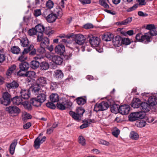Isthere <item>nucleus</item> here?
<instances>
[{
    "label": "nucleus",
    "instance_id": "obj_57",
    "mask_svg": "<svg viewBox=\"0 0 157 157\" xmlns=\"http://www.w3.org/2000/svg\"><path fill=\"white\" fill-rule=\"evenodd\" d=\"M57 127V125H56L55 126H52L51 127L49 128L47 130L46 133L48 134H50L53 131L54 129Z\"/></svg>",
    "mask_w": 157,
    "mask_h": 157
},
{
    "label": "nucleus",
    "instance_id": "obj_46",
    "mask_svg": "<svg viewBox=\"0 0 157 157\" xmlns=\"http://www.w3.org/2000/svg\"><path fill=\"white\" fill-rule=\"evenodd\" d=\"M28 34L30 36H33L37 33L35 28L34 29H30L28 32Z\"/></svg>",
    "mask_w": 157,
    "mask_h": 157
},
{
    "label": "nucleus",
    "instance_id": "obj_35",
    "mask_svg": "<svg viewBox=\"0 0 157 157\" xmlns=\"http://www.w3.org/2000/svg\"><path fill=\"white\" fill-rule=\"evenodd\" d=\"M36 60H33L31 62L30 66L33 69H35L38 68L40 65L39 62Z\"/></svg>",
    "mask_w": 157,
    "mask_h": 157
},
{
    "label": "nucleus",
    "instance_id": "obj_12",
    "mask_svg": "<svg viewBox=\"0 0 157 157\" xmlns=\"http://www.w3.org/2000/svg\"><path fill=\"white\" fill-rule=\"evenodd\" d=\"M113 44L115 47H119L121 44V37L117 36L113 39Z\"/></svg>",
    "mask_w": 157,
    "mask_h": 157
},
{
    "label": "nucleus",
    "instance_id": "obj_63",
    "mask_svg": "<svg viewBox=\"0 0 157 157\" xmlns=\"http://www.w3.org/2000/svg\"><path fill=\"white\" fill-rule=\"evenodd\" d=\"M83 27L86 29H91L93 28V25L91 24L88 23L84 25Z\"/></svg>",
    "mask_w": 157,
    "mask_h": 157
},
{
    "label": "nucleus",
    "instance_id": "obj_13",
    "mask_svg": "<svg viewBox=\"0 0 157 157\" xmlns=\"http://www.w3.org/2000/svg\"><path fill=\"white\" fill-rule=\"evenodd\" d=\"M141 101L138 98L133 99L131 103V106L134 108H138L140 107Z\"/></svg>",
    "mask_w": 157,
    "mask_h": 157
},
{
    "label": "nucleus",
    "instance_id": "obj_28",
    "mask_svg": "<svg viewBox=\"0 0 157 157\" xmlns=\"http://www.w3.org/2000/svg\"><path fill=\"white\" fill-rule=\"evenodd\" d=\"M46 82V78L43 77H40L36 80V83L39 86H43Z\"/></svg>",
    "mask_w": 157,
    "mask_h": 157
},
{
    "label": "nucleus",
    "instance_id": "obj_58",
    "mask_svg": "<svg viewBox=\"0 0 157 157\" xmlns=\"http://www.w3.org/2000/svg\"><path fill=\"white\" fill-rule=\"evenodd\" d=\"M138 4H137L134 5L132 7L129 8L127 10V12H131L135 10L137 7Z\"/></svg>",
    "mask_w": 157,
    "mask_h": 157
},
{
    "label": "nucleus",
    "instance_id": "obj_64",
    "mask_svg": "<svg viewBox=\"0 0 157 157\" xmlns=\"http://www.w3.org/2000/svg\"><path fill=\"white\" fill-rule=\"evenodd\" d=\"M120 130L117 129L112 132L113 135L116 137H117L120 133Z\"/></svg>",
    "mask_w": 157,
    "mask_h": 157
},
{
    "label": "nucleus",
    "instance_id": "obj_48",
    "mask_svg": "<svg viewBox=\"0 0 157 157\" xmlns=\"http://www.w3.org/2000/svg\"><path fill=\"white\" fill-rule=\"evenodd\" d=\"M54 6V3L51 0H48L46 4V7L48 9H51Z\"/></svg>",
    "mask_w": 157,
    "mask_h": 157
},
{
    "label": "nucleus",
    "instance_id": "obj_32",
    "mask_svg": "<svg viewBox=\"0 0 157 157\" xmlns=\"http://www.w3.org/2000/svg\"><path fill=\"white\" fill-rule=\"evenodd\" d=\"M129 137L131 139L134 140H137L139 136L137 133L134 131H132L130 133Z\"/></svg>",
    "mask_w": 157,
    "mask_h": 157
},
{
    "label": "nucleus",
    "instance_id": "obj_38",
    "mask_svg": "<svg viewBox=\"0 0 157 157\" xmlns=\"http://www.w3.org/2000/svg\"><path fill=\"white\" fill-rule=\"evenodd\" d=\"M36 74L35 72L33 71H27L26 73V77H28L32 79L35 77Z\"/></svg>",
    "mask_w": 157,
    "mask_h": 157
},
{
    "label": "nucleus",
    "instance_id": "obj_3",
    "mask_svg": "<svg viewBox=\"0 0 157 157\" xmlns=\"http://www.w3.org/2000/svg\"><path fill=\"white\" fill-rule=\"evenodd\" d=\"M109 105L106 101H103L99 104H96L94 107V110L96 112L103 111L107 109L109 107Z\"/></svg>",
    "mask_w": 157,
    "mask_h": 157
},
{
    "label": "nucleus",
    "instance_id": "obj_16",
    "mask_svg": "<svg viewBox=\"0 0 157 157\" xmlns=\"http://www.w3.org/2000/svg\"><path fill=\"white\" fill-rule=\"evenodd\" d=\"M13 103L17 105H19L22 104L23 101L22 98L18 97H15L12 99Z\"/></svg>",
    "mask_w": 157,
    "mask_h": 157
},
{
    "label": "nucleus",
    "instance_id": "obj_31",
    "mask_svg": "<svg viewBox=\"0 0 157 157\" xmlns=\"http://www.w3.org/2000/svg\"><path fill=\"white\" fill-rule=\"evenodd\" d=\"M49 65L48 63L46 62H43L41 63L40 65V69L41 70H45L48 69Z\"/></svg>",
    "mask_w": 157,
    "mask_h": 157
},
{
    "label": "nucleus",
    "instance_id": "obj_33",
    "mask_svg": "<svg viewBox=\"0 0 157 157\" xmlns=\"http://www.w3.org/2000/svg\"><path fill=\"white\" fill-rule=\"evenodd\" d=\"M69 114L76 121H78L81 120V117L77 113H76L72 111H70L69 112Z\"/></svg>",
    "mask_w": 157,
    "mask_h": 157
},
{
    "label": "nucleus",
    "instance_id": "obj_43",
    "mask_svg": "<svg viewBox=\"0 0 157 157\" xmlns=\"http://www.w3.org/2000/svg\"><path fill=\"white\" fill-rule=\"evenodd\" d=\"M39 137H37L35 140L34 144V146L36 149L39 148L40 144Z\"/></svg>",
    "mask_w": 157,
    "mask_h": 157
},
{
    "label": "nucleus",
    "instance_id": "obj_4",
    "mask_svg": "<svg viewBox=\"0 0 157 157\" xmlns=\"http://www.w3.org/2000/svg\"><path fill=\"white\" fill-rule=\"evenodd\" d=\"M144 117V115L140 111L132 113L129 116V120L131 121H136L139 119H143Z\"/></svg>",
    "mask_w": 157,
    "mask_h": 157
},
{
    "label": "nucleus",
    "instance_id": "obj_53",
    "mask_svg": "<svg viewBox=\"0 0 157 157\" xmlns=\"http://www.w3.org/2000/svg\"><path fill=\"white\" fill-rule=\"evenodd\" d=\"M146 124V123L145 121L142 120L138 122H137V125L138 127H143L145 126Z\"/></svg>",
    "mask_w": 157,
    "mask_h": 157
},
{
    "label": "nucleus",
    "instance_id": "obj_54",
    "mask_svg": "<svg viewBox=\"0 0 157 157\" xmlns=\"http://www.w3.org/2000/svg\"><path fill=\"white\" fill-rule=\"evenodd\" d=\"M33 45H31L28 48H25L22 53L24 54H27L28 53L30 50L33 48Z\"/></svg>",
    "mask_w": 157,
    "mask_h": 157
},
{
    "label": "nucleus",
    "instance_id": "obj_27",
    "mask_svg": "<svg viewBox=\"0 0 157 157\" xmlns=\"http://www.w3.org/2000/svg\"><path fill=\"white\" fill-rule=\"evenodd\" d=\"M151 36L150 35V33L148 32L145 33L143 34V41L145 43H147L150 42V38L151 37Z\"/></svg>",
    "mask_w": 157,
    "mask_h": 157
},
{
    "label": "nucleus",
    "instance_id": "obj_56",
    "mask_svg": "<svg viewBox=\"0 0 157 157\" xmlns=\"http://www.w3.org/2000/svg\"><path fill=\"white\" fill-rule=\"evenodd\" d=\"M53 102H49L46 103V106L51 109H54L56 108V106L53 104Z\"/></svg>",
    "mask_w": 157,
    "mask_h": 157
},
{
    "label": "nucleus",
    "instance_id": "obj_6",
    "mask_svg": "<svg viewBox=\"0 0 157 157\" xmlns=\"http://www.w3.org/2000/svg\"><path fill=\"white\" fill-rule=\"evenodd\" d=\"M89 41L93 47H97L98 46L100 43V40L99 38L96 36H94L91 35L89 36Z\"/></svg>",
    "mask_w": 157,
    "mask_h": 157
},
{
    "label": "nucleus",
    "instance_id": "obj_36",
    "mask_svg": "<svg viewBox=\"0 0 157 157\" xmlns=\"http://www.w3.org/2000/svg\"><path fill=\"white\" fill-rule=\"evenodd\" d=\"M76 101L78 104L79 105H82L86 102V100L82 97L77 98Z\"/></svg>",
    "mask_w": 157,
    "mask_h": 157
},
{
    "label": "nucleus",
    "instance_id": "obj_22",
    "mask_svg": "<svg viewBox=\"0 0 157 157\" xmlns=\"http://www.w3.org/2000/svg\"><path fill=\"white\" fill-rule=\"evenodd\" d=\"M19 86V84L16 81H13L11 83H7L6 84V86L9 88L16 89Z\"/></svg>",
    "mask_w": 157,
    "mask_h": 157
},
{
    "label": "nucleus",
    "instance_id": "obj_62",
    "mask_svg": "<svg viewBox=\"0 0 157 157\" xmlns=\"http://www.w3.org/2000/svg\"><path fill=\"white\" fill-rule=\"evenodd\" d=\"M6 56L4 54H0V65L5 60Z\"/></svg>",
    "mask_w": 157,
    "mask_h": 157
},
{
    "label": "nucleus",
    "instance_id": "obj_61",
    "mask_svg": "<svg viewBox=\"0 0 157 157\" xmlns=\"http://www.w3.org/2000/svg\"><path fill=\"white\" fill-rule=\"evenodd\" d=\"M90 124L88 121H86V123L81 125L80 128L81 129H83L86 128Z\"/></svg>",
    "mask_w": 157,
    "mask_h": 157
},
{
    "label": "nucleus",
    "instance_id": "obj_44",
    "mask_svg": "<svg viewBox=\"0 0 157 157\" xmlns=\"http://www.w3.org/2000/svg\"><path fill=\"white\" fill-rule=\"evenodd\" d=\"M22 117L23 120L25 121L26 120L31 119L32 116L29 113L26 112H24L23 113Z\"/></svg>",
    "mask_w": 157,
    "mask_h": 157
},
{
    "label": "nucleus",
    "instance_id": "obj_34",
    "mask_svg": "<svg viewBox=\"0 0 157 157\" xmlns=\"http://www.w3.org/2000/svg\"><path fill=\"white\" fill-rule=\"evenodd\" d=\"M21 50L17 46H13L11 48V52L13 53L18 54L20 52Z\"/></svg>",
    "mask_w": 157,
    "mask_h": 157
},
{
    "label": "nucleus",
    "instance_id": "obj_24",
    "mask_svg": "<svg viewBox=\"0 0 157 157\" xmlns=\"http://www.w3.org/2000/svg\"><path fill=\"white\" fill-rule=\"evenodd\" d=\"M132 20V17H129L121 21H119L117 24L118 25H125L130 23Z\"/></svg>",
    "mask_w": 157,
    "mask_h": 157
},
{
    "label": "nucleus",
    "instance_id": "obj_1",
    "mask_svg": "<svg viewBox=\"0 0 157 157\" xmlns=\"http://www.w3.org/2000/svg\"><path fill=\"white\" fill-rule=\"evenodd\" d=\"M67 37L69 38L72 37L76 43L80 45H82L85 42L86 39L84 36L81 34L74 35L72 33L67 36Z\"/></svg>",
    "mask_w": 157,
    "mask_h": 157
},
{
    "label": "nucleus",
    "instance_id": "obj_8",
    "mask_svg": "<svg viewBox=\"0 0 157 157\" xmlns=\"http://www.w3.org/2000/svg\"><path fill=\"white\" fill-rule=\"evenodd\" d=\"M130 108L128 105H122L120 106L118 109L119 112L123 115H126L129 113Z\"/></svg>",
    "mask_w": 157,
    "mask_h": 157
},
{
    "label": "nucleus",
    "instance_id": "obj_42",
    "mask_svg": "<svg viewBox=\"0 0 157 157\" xmlns=\"http://www.w3.org/2000/svg\"><path fill=\"white\" fill-rule=\"evenodd\" d=\"M136 40L140 42H143V34L141 33H139L137 34L136 36Z\"/></svg>",
    "mask_w": 157,
    "mask_h": 157
},
{
    "label": "nucleus",
    "instance_id": "obj_5",
    "mask_svg": "<svg viewBox=\"0 0 157 157\" xmlns=\"http://www.w3.org/2000/svg\"><path fill=\"white\" fill-rule=\"evenodd\" d=\"M6 110L9 113L17 115L21 112L20 109L16 106H10L6 108Z\"/></svg>",
    "mask_w": 157,
    "mask_h": 157
},
{
    "label": "nucleus",
    "instance_id": "obj_23",
    "mask_svg": "<svg viewBox=\"0 0 157 157\" xmlns=\"http://www.w3.org/2000/svg\"><path fill=\"white\" fill-rule=\"evenodd\" d=\"M50 99L52 102H56L59 101V97L57 94H52L50 96Z\"/></svg>",
    "mask_w": 157,
    "mask_h": 157
},
{
    "label": "nucleus",
    "instance_id": "obj_37",
    "mask_svg": "<svg viewBox=\"0 0 157 157\" xmlns=\"http://www.w3.org/2000/svg\"><path fill=\"white\" fill-rule=\"evenodd\" d=\"M22 105H23L24 108L28 110H31L32 109V107L30 104L29 103L28 101H23Z\"/></svg>",
    "mask_w": 157,
    "mask_h": 157
},
{
    "label": "nucleus",
    "instance_id": "obj_52",
    "mask_svg": "<svg viewBox=\"0 0 157 157\" xmlns=\"http://www.w3.org/2000/svg\"><path fill=\"white\" fill-rule=\"evenodd\" d=\"M79 143L82 145L86 144L85 140L84 138L82 136H80L78 137Z\"/></svg>",
    "mask_w": 157,
    "mask_h": 157
},
{
    "label": "nucleus",
    "instance_id": "obj_49",
    "mask_svg": "<svg viewBox=\"0 0 157 157\" xmlns=\"http://www.w3.org/2000/svg\"><path fill=\"white\" fill-rule=\"evenodd\" d=\"M121 44L128 45L130 43V41L129 39L128 38H124L122 39L121 38Z\"/></svg>",
    "mask_w": 157,
    "mask_h": 157
},
{
    "label": "nucleus",
    "instance_id": "obj_20",
    "mask_svg": "<svg viewBox=\"0 0 157 157\" xmlns=\"http://www.w3.org/2000/svg\"><path fill=\"white\" fill-rule=\"evenodd\" d=\"M17 143V140L16 139L14 140L10 145L9 151L11 155H13L14 152V150Z\"/></svg>",
    "mask_w": 157,
    "mask_h": 157
},
{
    "label": "nucleus",
    "instance_id": "obj_21",
    "mask_svg": "<svg viewBox=\"0 0 157 157\" xmlns=\"http://www.w3.org/2000/svg\"><path fill=\"white\" fill-rule=\"evenodd\" d=\"M52 61L56 64L60 65L63 62V59L60 56H54L52 57Z\"/></svg>",
    "mask_w": 157,
    "mask_h": 157
},
{
    "label": "nucleus",
    "instance_id": "obj_14",
    "mask_svg": "<svg viewBox=\"0 0 157 157\" xmlns=\"http://www.w3.org/2000/svg\"><path fill=\"white\" fill-rule=\"evenodd\" d=\"M65 47L62 44L56 46L55 48V52L60 55L63 54L65 52Z\"/></svg>",
    "mask_w": 157,
    "mask_h": 157
},
{
    "label": "nucleus",
    "instance_id": "obj_30",
    "mask_svg": "<svg viewBox=\"0 0 157 157\" xmlns=\"http://www.w3.org/2000/svg\"><path fill=\"white\" fill-rule=\"evenodd\" d=\"M36 98L41 103L44 102L46 98V95L44 93L39 94Z\"/></svg>",
    "mask_w": 157,
    "mask_h": 157
},
{
    "label": "nucleus",
    "instance_id": "obj_55",
    "mask_svg": "<svg viewBox=\"0 0 157 157\" xmlns=\"http://www.w3.org/2000/svg\"><path fill=\"white\" fill-rule=\"evenodd\" d=\"M2 98L10 101L11 98L10 95L8 92H5L3 94Z\"/></svg>",
    "mask_w": 157,
    "mask_h": 157
},
{
    "label": "nucleus",
    "instance_id": "obj_10",
    "mask_svg": "<svg viewBox=\"0 0 157 157\" xmlns=\"http://www.w3.org/2000/svg\"><path fill=\"white\" fill-rule=\"evenodd\" d=\"M40 40H39L37 37V41L38 42L41 41L40 45V46L42 47L47 48L49 46V39L47 37H43V36H41L40 37Z\"/></svg>",
    "mask_w": 157,
    "mask_h": 157
},
{
    "label": "nucleus",
    "instance_id": "obj_11",
    "mask_svg": "<svg viewBox=\"0 0 157 157\" xmlns=\"http://www.w3.org/2000/svg\"><path fill=\"white\" fill-rule=\"evenodd\" d=\"M140 108L141 109L140 112L142 113L147 112L150 109V105L145 102L141 103Z\"/></svg>",
    "mask_w": 157,
    "mask_h": 157
},
{
    "label": "nucleus",
    "instance_id": "obj_45",
    "mask_svg": "<svg viewBox=\"0 0 157 157\" xmlns=\"http://www.w3.org/2000/svg\"><path fill=\"white\" fill-rule=\"evenodd\" d=\"M85 110L82 107H79L76 109L77 113L81 117L82 116L83 114L85 112Z\"/></svg>",
    "mask_w": 157,
    "mask_h": 157
},
{
    "label": "nucleus",
    "instance_id": "obj_25",
    "mask_svg": "<svg viewBox=\"0 0 157 157\" xmlns=\"http://www.w3.org/2000/svg\"><path fill=\"white\" fill-rule=\"evenodd\" d=\"M30 103L34 106L39 107L41 105V103L36 98H33L30 100Z\"/></svg>",
    "mask_w": 157,
    "mask_h": 157
},
{
    "label": "nucleus",
    "instance_id": "obj_26",
    "mask_svg": "<svg viewBox=\"0 0 157 157\" xmlns=\"http://www.w3.org/2000/svg\"><path fill=\"white\" fill-rule=\"evenodd\" d=\"M29 67V65L26 62L22 63L19 65L20 69L22 71L27 70Z\"/></svg>",
    "mask_w": 157,
    "mask_h": 157
},
{
    "label": "nucleus",
    "instance_id": "obj_2",
    "mask_svg": "<svg viewBox=\"0 0 157 157\" xmlns=\"http://www.w3.org/2000/svg\"><path fill=\"white\" fill-rule=\"evenodd\" d=\"M71 105V103L69 100L63 98L61 100L60 102L57 103L56 106L58 109L63 110L69 108Z\"/></svg>",
    "mask_w": 157,
    "mask_h": 157
},
{
    "label": "nucleus",
    "instance_id": "obj_50",
    "mask_svg": "<svg viewBox=\"0 0 157 157\" xmlns=\"http://www.w3.org/2000/svg\"><path fill=\"white\" fill-rule=\"evenodd\" d=\"M150 33L151 36H154L157 34V28H155V26L152 29L151 31L148 32Z\"/></svg>",
    "mask_w": 157,
    "mask_h": 157
},
{
    "label": "nucleus",
    "instance_id": "obj_47",
    "mask_svg": "<svg viewBox=\"0 0 157 157\" xmlns=\"http://www.w3.org/2000/svg\"><path fill=\"white\" fill-rule=\"evenodd\" d=\"M1 103L4 105L6 106L9 104L10 103V101L7 99H4L3 98H2L0 99Z\"/></svg>",
    "mask_w": 157,
    "mask_h": 157
},
{
    "label": "nucleus",
    "instance_id": "obj_7",
    "mask_svg": "<svg viewBox=\"0 0 157 157\" xmlns=\"http://www.w3.org/2000/svg\"><path fill=\"white\" fill-rule=\"evenodd\" d=\"M45 48L46 47H40L37 49V52L38 54H37L36 56L34 57V59L35 60H40L44 58L43 54L45 52Z\"/></svg>",
    "mask_w": 157,
    "mask_h": 157
},
{
    "label": "nucleus",
    "instance_id": "obj_17",
    "mask_svg": "<svg viewBox=\"0 0 157 157\" xmlns=\"http://www.w3.org/2000/svg\"><path fill=\"white\" fill-rule=\"evenodd\" d=\"M113 37V35L110 33H107L102 35V40L106 41L112 40Z\"/></svg>",
    "mask_w": 157,
    "mask_h": 157
},
{
    "label": "nucleus",
    "instance_id": "obj_40",
    "mask_svg": "<svg viewBox=\"0 0 157 157\" xmlns=\"http://www.w3.org/2000/svg\"><path fill=\"white\" fill-rule=\"evenodd\" d=\"M72 56V51L67 52L64 55V58L66 60H68L71 59Z\"/></svg>",
    "mask_w": 157,
    "mask_h": 157
},
{
    "label": "nucleus",
    "instance_id": "obj_18",
    "mask_svg": "<svg viewBox=\"0 0 157 157\" xmlns=\"http://www.w3.org/2000/svg\"><path fill=\"white\" fill-rule=\"evenodd\" d=\"M30 89L32 90V93L35 95L38 94L39 92H41L40 86L37 84L34 85Z\"/></svg>",
    "mask_w": 157,
    "mask_h": 157
},
{
    "label": "nucleus",
    "instance_id": "obj_59",
    "mask_svg": "<svg viewBox=\"0 0 157 157\" xmlns=\"http://www.w3.org/2000/svg\"><path fill=\"white\" fill-rule=\"evenodd\" d=\"M57 87V84L55 82H52L50 88L52 90H54Z\"/></svg>",
    "mask_w": 157,
    "mask_h": 157
},
{
    "label": "nucleus",
    "instance_id": "obj_29",
    "mask_svg": "<svg viewBox=\"0 0 157 157\" xmlns=\"http://www.w3.org/2000/svg\"><path fill=\"white\" fill-rule=\"evenodd\" d=\"M20 42L21 46L23 47H27L29 45V42L26 37L22 38L21 39Z\"/></svg>",
    "mask_w": 157,
    "mask_h": 157
},
{
    "label": "nucleus",
    "instance_id": "obj_19",
    "mask_svg": "<svg viewBox=\"0 0 157 157\" xmlns=\"http://www.w3.org/2000/svg\"><path fill=\"white\" fill-rule=\"evenodd\" d=\"M20 93L22 98L24 99H28L30 97V93L29 90H22Z\"/></svg>",
    "mask_w": 157,
    "mask_h": 157
},
{
    "label": "nucleus",
    "instance_id": "obj_39",
    "mask_svg": "<svg viewBox=\"0 0 157 157\" xmlns=\"http://www.w3.org/2000/svg\"><path fill=\"white\" fill-rule=\"evenodd\" d=\"M54 75L56 78H61L63 77V74L61 71L57 70L54 72Z\"/></svg>",
    "mask_w": 157,
    "mask_h": 157
},
{
    "label": "nucleus",
    "instance_id": "obj_41",
    "mask_svg": "<svg viewBox=\"0 0 157 157\" xmlns=\"http://www.w3.org/2000/svg\"><path fill=\"white\" fill-rule=\"evenodd\" d=\"M148 101L151 106H154L157 104V100L151 97L149 98Z\"/></svg>",
    "mask_w": 157,
    "mask_h": 157
},
{
    "label": "nucleus",
    "instance_id": "obj_9",
    "mask_svg": "<svg viewBox=\"0 0 157 157\" xmlns=\"http://www.w3.org/2000/svg\"><path fill=\"white\" fill-rule=\"evenodd\" d=\"M37 33V37L39 40H40V37L43 36V33L44 31V27L42 25L38 24L35 27Z\"/></svg>",
    "mask_w": 157,
    "mask_h": 157
},
{
    "label": "nucleus",
    "instance_id": "obj_15",
    "mask_svg": "<svg viewBox=\"0 0 157 157\" xmlns=\"http://www.w3.org/2000/svg\"><path fill=\"white\" fill-rule=\"evenodd\" d=\"M57 18L56 14L53 13L49 14L46 17V20L49 23H52L55 21Z\"/></svg>",
    "mask_w": 157,
    "mask_h": 157
},
{
    "label": "nucleus",
    "instance_id": "obj_60",
    "mask_svg": "<svg viewBox=\"0 0 157 157\" xmlns=\"http://www.w3.org/2000/svg\"><path fill=\"white\" fill-rule=\"evenodd\" d=\"M41 14L40 9H37L35 10L34 15L35 17H38Z\"/></svg>",
    "mask_w": 157,
    "mask_h": 157
},
{
    "label": "nucleus",
    "instance_id": "obj_51",
    "mask_svg": "<svg viewBox=\"0 0 157 157\" xmlns=\"http://www.w3.org/2000/svg\"><path fill=\"white\" fill-rule=\"evenodd\" d=\"M27 59V56L25 55V54H24L22 53L21 55L18 57V60L22 62L25 61Z\"/></svg>",
    "mask_w": 157,
    "mask_h": 157
}]
</instances>
